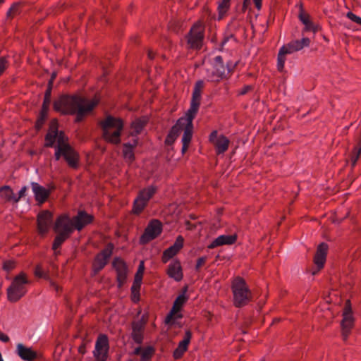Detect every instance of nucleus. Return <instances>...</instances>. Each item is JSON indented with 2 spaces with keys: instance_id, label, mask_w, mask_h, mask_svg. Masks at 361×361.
<instances>
[{
  "instance_id": "f257e3e1",
  "label": "nucleus",
  "mask_w": 361,
  "mask_h": 361,
  "mask_svg": "<svg viewBox=\"0 0 361 361\" xmlns=\"http://www.w3.org/2000/svg\"><path fill=\"white\" fill-rule=\"evenodd\" d=\"M204 87V83L203 80H200L195 82L190 108L186 111L185 116L180 117L171 128L165 140L166 145H171L178 137L180 133L183 131V146L181 149L183 154H185L188 150L192 140L193 131L192 121L198 111L200 105L202 91Z\"/></svg>"
},
{
  "instance_id": "f03ea898",
  "label": "nucleus",
  "mask_w": 361,
  "mask_h": 361,
  "mask_svg": "<svg viewBox=\"0 0 361 361\" xmlns=\"http://www.w3.org/2000/svg\"><path fill=\"white\" fill-rule=\"evenodd\" d=\"M45 147H54V158L59 161L61 157L69 167L78 169L79 166V154L71 146L68 137L64 132L59 131L55 124H51L44 137Z\"/></svg>"
},
{
  "instance_id": "7ed1b4c3",
  "label": "nucleus",
  "mask_w": 361,
  "mask_h": 361,
  "mask_svg": "<svg viewBox=\"0 0 361 361\" xmlns=\"http://www.w3.org/2000/svg\"><path fill=\"white\" fill-rule=\"evenodd\" d=\"M99 99L96 97L87 99L78 94H64L59 97L54 103L55 111L62 114L75 115V122H81L98 104Z\"/></svg>"
},
{
  "instance_id": "20e7f679",
  "label": "nucleus",
  "mask_w": 361,
  "mask_h": 361,
  "mask_svg": "<svg viewBox=\"0 0 361 361\" xmlns=\"http://www.w3.org/2000/svg\"><path fill=\"white\" fill-rule=\"evenodd\" d=\"M102 130L103 138L111 144L118 145L121 142V135L123 128V121L111 115L99 121Z\"/></svg>"
},
{
  "instance_id": "39448f33",
  "label": "nucleus",
  "mask_w": 361,
  "mask_h": 361,
  "mask_svg": "<svg viewBox=\"0 0 361 361\" xmlns=\"http://www.w3.org/2000/svg\"><path fill=\"white\" fill-rule=\"evenodd\" d=\"M231 290L233 295V305L235 307H244L252 299V294L242 277L238 276L233 280Z\"/></svg>"
},
{
  "instance_id": "423d86ee",
  "label": "nucleus",
  "mask_w": 361,
  "mask_h": 361,
  "mask_svg": "<svg viewBox=\"0 0 361 361\" xmlns=\"http://www.w3.org/2000/svg\"><path fill=\"white\" fill-rule=\"evenodd\" d=\"M29 283L27 274L20 272L16 276L7 288V298L11 302L18 301L27 293L26 285Z\"/></svg>"
},
{
  "instance_id": "0eeeda50",
  "label": "nucleus",
  "mask_w": 361,
  "mask_h": 361,
  "mask_svg": "<svg viewBox=\"0 0 361 361\" xmlns=\"http://www.w3.org/2000/svg\"><path fill=\"white\" fill-rule=\"evenodd\" d=\"M204 38V25L198 21L190 29L185 36V47L186 49L199 50L203 45Z\"/></svg>"
},
{
  "instance_id": "6e6552de",
  "label": "nucleus",
  "mask_w": 361,
  "mask_h": 361,
  "mask_svg": "<svg viewBox=\"0 0 361 361\" xmlns=\"http://www.w3.org/2000/svg\"><path fill=\"white\" fill-rule=\"evenodd\" d=\"M157 188L154 185H149L139 191L136 198L133 201L132 212L139 215L147 207L149 200L157 192Z\"/></svg>"
},
{
  "instance_id": "1a4fd4ad",
  "label": "nucleus",
  "mask_w": 361,
  "mask_h": 361,
  "mask_svg": "<svg viewBox=\"0 0 361 361\" xmlns=\"http://www.w3.org/2000/svg\"><path fill=\"white\" fill-rule=\"evenodd\" d=\"M229 68L224 64L223 58L217 56L214 58L212 66L207 70L208 81L218 82L229 73Z\"/></svg>"
},
{
  "instance_id": "9d476101",
  "label": "nucleus",
  "mask_w": 361,
  "mask_h": 361,
  "mask_svg": "<svg viewBox=\"0 0 361 361\" xmlns=\"http://www.w3.org/2000/svg\"><path fill=\"white\" fill-rule=\"evenodd\" d=\"M162 231V224L160 221L153 219L150 221L140 238V243L145 245L157 238Z\"/></svg>"
},
{
  "instance_id": "9b49d317",
  "label": "nucleus",
  "mask_w": 361,
  "mask_h": 361,
  "mask_svg": "<svg viewBox=\"0 0 361 361\" xmlns=\"http://www.w3.org/2000/svg\"><path fill=\"white\" fill-rule=\"evenodd\" d=\"M75 229L73 220L68 214L59 216L54 225L55 233H63L70 237Z\"/></svg>"
},
{
  "instance_id": "f8f14e48",
  "label": "nucleus",
  "mask_w": 361,
  "mask_h": 361,
  "mask_svg": "<svg viewBox=\"0 0 361 361\" xmlns=\"http://www.w3.org/2000/svg\"><path fill=\"white\" fill-rule=\"evenodd\" d=\"M343 339L345 341L350 334L354 326V317L353 316L350 302L347 300L343 312V319L341 323Z\"/></svg>"
},
{
  "instance_id": "ddd939ff",
  "label": "nucleus",
  "mask_w": 361,
  "mask_h": 361,
  "mask_svg": "<svg viewBox=\"0 0 361 361\" xmlns=\"http://www.w3.org/2000/svg\"><path fill=\"white\" fill-rule=\"evenodd\" d=\"M53 221V214L49 210H43L37 216V230L41 237L49 233Z\"/></svg>"
},
{
  "instance_id": "4468645a",
  "label": "nucleus",
  "mask_w": 361,
  "mask_h": 361,
  "mask_svg": "<svg viewBox=\"0 0 361 361\" xmlns=\"http://www.w3.org/2000/svg\"><path fill=\"white\" fill-rule=\"evenodd\" d=\"M113 249L114 245L109 243L96 255L92 264V271L94 275L98 274L106 265L109 259L112 255Z\"/></svg>"
},
{
  "instance_id": "2eb2a0df",
  "label": "nucleus",
  "mask_w": 361,
  "mask_h": 361,
  "mask_svg": "<svg viewBox=\"0 0 361 361\" xmlns=\"http://www.w3.org/2000/svg\"><path fill=\"white\" fill-rule=\"evenodd\" d=\"M109 348V339L106 335L100 334L97 338L95 348L93 351L97 361H106Z\"/></svg>"
},
{
  "instance_id": "dca6fc26",
  "label": "nucleus",
  "mask_w": 361,
  "mask_h": 361,
  "mask_svg": "<svg viewBox=\"0 0 361 361\" xmlns=\"http://www.w3.org/2000/svg\"><path fill=\"white\" fill-rule=\"evenodd\" d=\"M112 266L116 272V281L118 283V287L121 288L127 280V264L121 257H115L112 262Z\"/></svg>"
},
{
  "instance_id": "f3484780",
  "label": "nucleus",
  "mask_w": 361,
  "mask_h": 361,
  "mask_svg": "<svg viewBox=\"0 0 361 361\" xmlns=\"http://www.w3.org/2000/svg\"><path fill=\"white\" fill-rule=\"evenodd\" d=\"M51 87L49 86L45 92L42 109L39 112V115L35 123V128L37 130L40 129L42 127L45 122V120L47 119L49 104L51 102Z\"/></svg>"
},
{
  "instance_id": "a211bd4d",
  "label": "nucleus",
  "mask_w": 361,
  "mask_h": 361,
  "mask_svg": "<svg viewBox=\"0 0 361 361\" xmlns=\"http://www.w3.org/2000/svg\"><path fill=\"white\" fill-rule=\"evenodd\" d=\"M31 186L35 199L39 204H42L47 201L51 191L54 188V187H51V188L47 189L35 182L31 183Z\"/></svg>"
},
{
  "instance_id": "6ab92c4d",
  "label": "nucleus",
  "mask_w": 361,
  "mask_h": 361,
  "mask_svg": "<svg viewBox=\"0 0 361 361\" xmlns=\"http://www.w3.org/2000/svg\"><path fill=\"white\" fill-rule=\"evenodd\" d=\"M183 238L181 235H178L174 244L164 251L161 257L162 262L165 264L173 258L183 247Z\"/></svg>"
},
{
  "instance_id": "aec40b11",
  "label": "nucleus",
  "mask_w": 361,
  "mask_h": 361,
  "mask_svg": "<svg viewBox=\"0 0 361 361\" xmlns=\"http://www.w3.org/2000/svg\"><path fill=\"white\" fill-rule=\"evenodd\" d=\"M73 222L75 226V228L80 231L85 226L88 224H90L93 220L94 216L91 214H87L85 211H79L76 216H75L73 219Z\"/></svg>"
},
{
  "instance_id": "412c9836",
  "label": "nucleus",
  "mask_w": 361,
  "mask_h": 361,
  "mask_svg": "<svg viewBox=\"0 0 361 361\" xmlns=\"http://www.w3.org/2000/svg\"><path fill=\"white\" fill-rule=\"evenodd\" d=\"M328 249V245L325 243H322L317 246L314 257V263L317 266L318 271L324 267L326 259Z\"/></svg>"
},
{
  "instance_id": "4be33fe9",
  "label": "nucleus",
  "mask_w": 361,
  "mask_h": 361,
  "mask_svg": "<svg viewBox=\"0 0 361 361\" xmlns=\"http://www.w3.org/2000/svg\"><path fill=\"white\" fill-rule=\"evenodd\" d=\"M328 249V245L325 243H322L317 246L314 257V263L317 266L318 271L324 267L326 259Z\"/></svg>"
},
{
  "instance_id": "5701e85b",
  "label": "nucleus",
  "mask_w": 361,
  "mask_h": 361,
  "mask_svg": "<svg viewBox=\"0 0 361 361\" xmlns=\"http://www.w3.org/2000/svg\"><path fill=\"white\" fill-rule=\"evenodd\" d=\"M186 293V288L183 291L182 293H180L175 300L173 307L169 313V314L166 316L165 319V322L169 323L172 319L173 315L176 314L178 312H179L183 305L187 302L188 297L185 295Z\"/></svg>"
},
{
  "instance_id": "b1692460",
  "label": "nucleus",
  "mask_w": 361,
  "mask_h": 361,
  "mask_svg": "<svg viewBox=\"0 0 361 361\" xmlns=\"http://www.w3.org/2000/svg\"><path fill=\"white\" fill-rule=\"evenodd\" d=\"M294 52H295V51L290 42L281 47L277 57V69L279 71L282 72L284 68V65L286 60L285 56L286 54H290Z\"/></svg>"
},
{
  "instance_id": "393cba45",
  "label": "nucleus",
  "mask_w": 361,
  "mask_h": 361,
  "mask_svg": "<svg viewBox=\"0 0 361 361\" xmlns=\"http://www.w3.org/2000/svg\"><path fill=\"white\" fill-rule=\"evenodd\" d=\"M192 338V333L190 330H187L185 332L183 339L179 342L178 347L173 351V357L176 360L180 359L185 352L187 351L188 345L190 343V340Z\"/></svg>"
},
{
  "instance_id": "a878e982",
  "label": "nucleus",
  "mask_w": 361,
  "mask_h": 361,
  "mask_svg": "<svg viewBox=\"0 0 361 361\" xmlns=\"http://www.w3.org/2000/svg\"><path fill=\"white\" fill-rule=\"evenodd\" d=\"M145 322L142 320L132 322L131 337L137 344H141L143 341V331Z\"/></svg>"
},
{
  "instance_id": "bb28decb",
  "label": "nucleus",
  "mask_w": 361,
  "mask_h": 361,
  "mask_svg": "<svg viewBox=\"0 0 361 361\" xmlns=\"http://www.w3.org/2000/svg\"><path fill=\"white\" fill-rule=\"evenodd\" d=\"M298 18L305 25L303 32L312 31L314 33H316L317 32L321 30V27L317 24H314L310 20V15L305 13L302 9H301L298 15Z\"/></svg>"
},
{
  "instance_id": "cd10ccee",
  "label": "nucleus",
  "mask_w": 361,
  "mask_h": 361,
  "mask_svg": "<svg viewBox=\"0 0 361 361\" xmlns=\"http://www.w3.org/2000/svg\"><path fill=\"white\" fill-rule=\"evenodd\" d=\"M237 240L236 235H221L215 238L208 246L209 249H214L224 245H232Z\"/></svg>"
},
{
  "instance_id": "c85d7f7f",
  "label": "nucleus",
  "mask_w": 361,
  "mask_h": 361,
  "mask_svg": "<svg viewBox=\"0 0 361 361\" xmlns=\"http://www.w3.org/2000/svg\"><path fill=\"white\" fill-rule=\"evenodd\" d=\"M167 274L170 278L173 279L176 281H180L183 279V274L179 261L175 260L169 264Z\"/></svg>"
},
{
  "instance_id": "c756f323",
  "label": "nucleus",
  "mask_w": 361,
  "mask_h": 361,
  "mask_svg": "<svg viewBox=\"0 0 361 361\" xmlns=\"http://www.w3.org/2000/svg\"><path fill=\"white\" fill-rule=\"evenodd\" d=\"M18 355L25 361H33L37 357L36 351L31 348H27L22 343H18L16 347Z\"/></svg>"
},
{
  "instance_id": "7c9ffc66",
  "label": "nucleus",
  "mask_w": 361,
  "mask_h": 361,
  "mask_svg": "<svg viewBox=\"0 0 361 361\" xmlns=\"http://www.w3.org/2000/svg\"><path fill=\"white\" fill-rule=\"evenodd\" d=\"M137 145V139H135L133 143H124L123 145V158L129 164L133 163L135 160L134 149Z\"/></svg>"
},
{
  "instance_id": "2f4dec72",
  "label": "nucleus",
  "mask_w": 361,
  "mask_h": 361,
  "mask_svg": "<svg viewBox=\"0 0 361 361\" xmlns=\"http://www.w3.org/2000/svg\"><path fill=\"white\" fill-rule=\"evenodd\" d=\"M8 202L14 203V192L8 185L0 187V204H5Z\"/></svg>"
},
{
  "instance_id": "473e14b6",
  "label": "nucleus",
  "mask_w": 361,
  "mask_h": 361,
  "mask_svg": "<svg viewBox=\"0 0 361 361\" xmlns=\"http://www.w3.org/2000/svg\"><path fill=\"white\" fill-rule=\"evenodd\" d=\"M230 144L229 140L224 135H221L216 140L214 145L217 154H223L227 151Z\"/></svg>"
},
{
  "instance_id": "72a5a7b5",
  "label": "nucleus",
  "mask_w": 361,
  "mask_h": 361,
  "mask_svg": "<svg viewBox=\"0 0 361 361\" xmlns=\"http://www.w3.org/2000/svg\"><path fill=\"white\" fill-rule=\"evenodd\" d=\"M231 1V0H219L217 7L219 20L222 19L229 10Z\"/></svg>"
},
{
  "instance_id": "f704fd0d",
  "label": "nucleus",
  "mask_w": 361,
  "mask_h": 361,
  "mask_svg": "<svg viewBox=\"0 0 361 361\" xmlns=\"http://www.w3.org/2000/svg\"><path fill=\"white\" fill-rule=\"evenodd\" d=\"M145 121L142 120L140 118H137L135 120L131 123V129L132 131L130 132V135L132 136H136L137 135L140 134L141 131L142 130L143 128L145 126Z\"/></svg>"
},
{
  "instance_id": "c9c22d12",
  "label": "nucleus",
  "mask_w": 361,
  "mask_h": 361,
  "mask_svg": "<svg viewBox=\"0 0 361 361\" xmlns=\"http://www.w3.org/2000/svg\"><path fill=\"white\" fill-rule=\"evenodd\" d=\"M295 51L302 50L304 47H308L310 44V39L308 37H303L300 40H293L290 42Z\"/></svg>"
},
{
  "instance_id": "e433bc0d",
  "label": "nucleus",
  "mask_w": 361,
  "mask_h": 361,
  "mask_svg": "<svg viewBox=\"0 0 361 361\" xmlns=\"http://www.w3.org/2000/svg\"><path fill=\"white\" fill-rule=\"evenodd\" d=\"M56 233V235L55 236L53 244H52V249L54 251H56L57 249H59L61 246V245L67 239H68L70 238V236L66 235L63 233Z\"/></svg>"
},
{
  "instance_id": "4c0bfd02",
  "label": "nucleus",
  "mask_w": 361,
  "mask_h": 361,
  "mask_svg": "<svg viewBox=\"0 0 361 361\" xmlns=\"http://www.w3.org/2000/svg\"><path fill=\"white\" fill-rule=\"evenodd\" d=\"M141 282L133 281L131 286V298L134 302H137L140 300V290L141 287Z\"/></svg>"
},
{
  "instance_id": "58836bf2",
  "label": "nucleus",
  "mask_w": 361,
  "mask_h": 361,
  "mask_svg": "<svg viewBox=\"0 0 361 361\" xmlns=\"http://www.w3.org/2000/svg\"><path fill=\"white\" fill-rule=\"evenodd\" d=\"M361 154V146L360 144L358 143L356 145L354 148L353 149V151L351 152L350 155V161L352 167H354L357 160L359 159L360 155Z\"/></svg>"
},
{
  "instance_id": "ea45409f",
  "label": "nucleus",
  "mask_w": 361,
  "mask_h": 361,
  "mask_svg": "<svg viewBox=\"0 0 361 361\" xmlns=\"http://www.w3.org/2000/svg\"><path fill=\"white\" fill-rule=\"evenodd\" d=\"M154 353V348L148 346L144 348L141 352V361H149Z\"/></svg>"
},
{
  "instance_id": "a19ab883",
  "label": "nucleus",
  "mask_w": 361,
  "mask_h": 361,
  "mask_svg": "<svg viewBox=\"0 0 361 361\" xmlns=\"http://www.w3.org/2000/svg\"><path fill=\"white\" fill-rule=\"evenodd\" d=\"M20 3H15L7 11V16L13 18L20 13Z\"/></svg>"
},
{
  "instance_id": "79ce46f5",
  "label": "nucleus",
  "mask_w": 361,
  "mask_h": 361,
  "mask_svg": "<svg viewBox=\"0 0 361 361\" xmlns=\"http://www.w3.org/2000/svg\"><path fill=\"white\" fill-rule=\"evenodd\" d=\"M144 270H145L144 262L141 261L139 264L137 272L135 275V278H134L135 281L142 283V277H143V274H144Z\"/></svg>"
},
{
  "instance_id": "37998d69",
  "label": "nucleus",
  "mask_w": 361,
  "mask_h": 361,
  "mask_svg": "<svg viewBox=\"0 0 361 361\" xmlns=\"http://www.w3.org/2000/svg\"><path fill=\"white\" fill-rule=\"evenodd\" d=\"M35 275L39 278L49 279L48 274L44 271L42 267L40 265H37L35 269Z\"/></svg>"
},
{
  "instance_id": "c03bdc74",
  "label": "nucleus",
  "mask_w": 361,
  "mask_h": 361,
  "mask_svg": "<svg viewBox=\"0 0 361 361\" xmlns=\"http://www.w3.org/2000/svg\"><path fill=\"white\" fill-rule=\"evenodd\" d=\"M27 190V187L23 186L18 192V196H16L14 194V203L18 202L21 198L24 197L26 195Z\"/></svg>"
},
{
  "instance_id": "a18cd8bd",
  "label": "nucleus",
  "mask_w": 361,
  "mask_h": 361,
  "mask_svg": "<svg viewBox=\"0 0 361 361\" xmlns=\"http://www.w3.org/2000/svg\"><path fill=\"white\" fill-rule=\"evenodd\" d=\"M16 267V262L13 260L5 261L3 264V269L6 271H10Z\"/></svg>"
},
{
  "instance_id": "49530a36",
  "label": "nucleus",
  "mask_w": 361,
  "mask_h": 361,
  "mask_svg": "<svg viewBox=\"0 0 361 361\" xmlns=\"http://www.w3.org/2000/svg\"><path fill=\"white\" fill-rule=\"evenodd\" d=\"M346 16L348 18L351 20L352 21L356 23L357 24L361 25V18L356 16L355 13H353L351 11H349L347 13Z\"/></svg>"
},
{
  "instance_id": "de8ad7c7",
  "label": "nucleus",
  "mask_w": 361,
  "mask_h": 361,
  "mask_svg": "<svg viewBox=\"0 0 361 361\" xmlns=\"http://www.w3.org/2000/svg\"><path fill=\"white\" fill-rule=\"evenodd\" d=\"M8 66V62L5 57L0 58V76Z\"/></svg>"
},
{
  "instance_id": "09e8293b",
  "label": "nucleus",
  "mask_w": 361,
  "mask_h": 361,
  "mask_svg": "<svg viewBox=\"0 0 361 361\" xmlns=\"http://www.w3.org/2000/svg\"><path fill=\"white\" fill-rule=\"evenodd\" d=\"M207 260V257L206 256L201 257L198 258L197 260L196 265H195V270L199 271L200 269V268L203 265H204Z\"/></svg>"
},
{
  "instance_id": "8fccbe9b",
  "label": "nucleus",
  "mask_w": 361,
  "mask_h": 361,
  "mask_svg": "<svg viewBox=\"0 0 361 361\" xmlns=\"http://www.w3.org/2000/svg\"><path fill=\"white\" fill-rule=\"evenodd\" d=\"M253 89L252 85H245L238 92L239 95H244Z\"/></svg>"
},
{
  "instance_id": "3c124183",
  "label": "nucleus",
  "mask_w": 361,
  "mask_h": 361,
  "mask_svg": "<svg viewBox=\"0 0 361 361\" xmlns=\"http://www.w3.org/2000/svg\"><path fill=\"white\" fill-rule=\"evenodd\" d=\"M217 138H218L217 131L216 130L212 131L211 133V134L209 135V141L214 144Z\"/></svg>"
},
{
  "instance_id": "603ef678",
  "label": "nucleus",
  "mask_w": 361,
  "mask_h": 361,
  "mask_svg": "<svg viewBox=\"0 0 361 361\" xmlns=\"http://www.w3.org/2000/svg\"><path fill=\"white\" fill-rule=\"evenodd\" d=\"M0 340L6 343L9 341V337L5 334L0 331Z\"/></svg>"
},
{
  "instance_id": "864d4df0",
  "label": "nucleus",
  "mask_w": 361,
  "mask_h": 361,
  "mask_svg": "<svg viewBox=\"0 0 361 361\" xmlns=\"http://www.w3.org/2000/svg\"><path fill=\"white\" fill-rule=\"evenodd\" d=\"M253 1H254V4L255 5V7L258 10H260L261 8H262V0H253Z\"/></svg>"
},
{
  "instance_id": "5fc2aeb1",
  "label": "nucleus",
  "mask_w": 361,
  "mask_h": 361,
  "mask_svg": "<svg viewBox=\"0 0 361 361\" xmlns=\"http://www.w3.org/2000/svg\"><path fill=\"white\" fill-rule=\"evenodd\" d=\"M142 350H143V349H142V348H141V347H137V348H136L135 349V350H134L133 353H134L135 355H139V354H140V355H141V352H142Z\"/></svg>"
},
{
  "instance_id": "6e6d98bb",
  "label": "nucleus",
  "mask_w": 361,
  "mask_h": 361,
  "mask_svg": "<svg viewBox=\"0 0 361 361\" xmlns=\"http://www.w3.org/2000/svg\"><path fill=\"white\" fill-rule=\"evenodd\" d=\"M50 285L51 287H53L56 291H59V287L57 284H56L53 281H50Z\"/></svg>"
},
{
  "instance_id": "4d7b16f0",
  "label": "nucleus",
  "mask_w": 361,
  "mask_h": 361,
  "mask_svg": "<svg viewBox=\"0 0 361 361\" xmlns=\"http://www.w3.org/2000/svg\"><path fill=\"white\" fill-rule=\"evenodd\" d=\"M250 3V1H245L244 0L243 1V11H245L247 8V5L249 4Z\"/></svg>"
},
{
  "instance_id": "13d9d810",
  "label": "nucleus",
  "mask_w": 361,
  "mask_h": 361,
  "mask_svg": "<svg viewBox=\"0 0 361 361\" xmlns=\"http://www.w3.org/2000/svg\"><path fill=\"white\" fill-rule=\"evenodd\" d=\"M148 57H149L150 59H153L154 58V53L152 51L149 50V51H148Z\"/></svg>"
},
{
  "instance_id": "bf43d9fd",
  "label": "nucleus",
  "mask_w": 361,
  "mask_h": 361,
  "mask_svg": "<svg viewBox=\"0 0 361 361\" xmlns=\"http://www.w3.org/2000/svg\"><path fill=\"white\" fill-rule=\"evenodd\" d=\"M79 352L82 354H84L85 353V347H82V346H80L79 348Z\"/></svg>"
},
{
  "instance_id": "052dcab7",
  "label": "nucleus",
  "mask_w": 361,
  "mask_h": 361,
  "mask_svg": "<svg viewBox=\"0 0 361 361\" xmlns=\"http://www.w3.org/2000/svg\"><path fill=\"white\" fill-rule=\"evenodd\" d=\"M4 2V0H0V5Z\"/></svg>"
},
{
  "instance_id": "680f3d73",
  "label": "nucleus",
  "mask_w": 361,
  "mask_h": 361,
  "mask_svg": "<svg viewBox=\"0 0 361 361\" xmlns=\"http://www.w3.org/2000/svg\"><path fill=\"white\" fill-rule=\"evenodd\" d=\"M2 361H4V360H2Z\"/></svg>"
}]
</instances>
